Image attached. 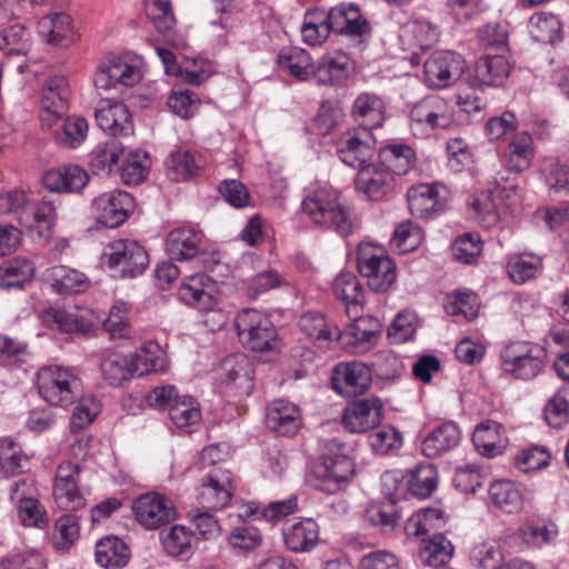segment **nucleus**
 I'll list each match as a JSON object with an SVG mask.
<instances>
[{
	"instance_id": "f257e3e1",
	"label": "nucleus",
	"mask_w": 569,
	"mask_h": 569,
	"mask_svg": "<svg viewBox=\"0 0 569 569\" xmlns=\"http://www.w3.org/2000/svg\"><path fill=\"white\" fill-rule=\"evenodd\" d=\"M301 213L315 226L335 230L342 237L356 228L350 209L341 202L338 191L328 187L311 190L301 202Z\"/></svg>"
},
{
	"instance_id": "f03ea898",
	"label": "nucleus",
	"mask_w": 569,
	"mask_h": 569,
	"mask_svg": "<svg viewBox=\"0 0 569 569\" xmlns=\"http://www.w3.org/2000/svg\"><path fill=\"white\" fill-rule=\"evenodd\" d=\"M346 446L336 438L323 443L322 460L313 468L317 487L336 493L345 489L355 475L353 461L346 453Z\"/></svg>"
},
{
	"instance_id": "7ed1b4c3",
	"label": "nucleus",
	"mask_w": 569,
	"mask_h": 569,
	"mask_svg": "<svg viewBox=\"0 0 569 569\" xmlns=\"http://www.w3.org/2000/svg\"><path fill=\"white\" fill-rule=\"evenodd\" d=\"M82 380L72 367L47 366L38 372L40 397L52 407L67 408L82 395Z\"/></svg>"
},
{
	"instance_id": "20e7f679",
	"label": "nucleus",
	"mask_w": 569,
	"mask_h": 569,
	"mask_svg": "<svg viewBox=\"0 0 569 569\" xmlns=\"http://www.w3.org/2000/svg\"><path fill=\"white\" fill-rule=\"evenodd\" d=\"M409 119L411 133L420 139L448 129L455 122L452 107L439 96H428L415 103Z\"/></svg>"
},
{
	"instance_id": "39448f33",
	"label": "nucleus",
	"mask_w": 569,
	"mask_h": 569,
	"mask_svg": "<svg viewBox=\"0 0 569 569\" xmlns=\"http://www.w3.org/2000/svg\"><path fill=\"white\" fill-rule=\"evenodd\" d=\"M103 263L121 278H134L143 273L149 264L144 248L132 239L109 242L102 253Z\"/></svg>"
},
{
	"instance_id": "423d86ee",
	"label": "nucleus",
	"mask_w": 569,
	"mask_h": 569,
	"mask_svg": "<svg viewBox=\"0 0 569 569\" xmlns=\"http://www.w3.org/2000/svg\"><path fill=\"white\" fill-rule=\"evenodd\" d=\"M357 264L360 274L367 279L369 288L375 292L387 291L396 281V264L380 247L361 243Z\"/></svg>"
},
{
	"instance_id": "0eeeda50",
	"label": "nucleus",
	"mask_w": 569,
	"mask_h": 569,
	"mask_svg": "<svg viewBox=\"0 0 569 569\" xmlns=\"http://www.w3.org/2000/svg\"><path fill=\"white\" fill-rule=\"evenodd\" d=\"M237 333L243 346L262 352L271 348L276 339V328L269 317L253 308L241 310L236 317Z\"/></svg>"
},
{
	"instance_id": "6e6552de",
	"label": "nucleus",
	"mask_w": 569,
	"mask_h": 569,
	"mask_svg": "<svg viewBox=\"0 0 569 569\" xmlns=\"http://www.w3.org/2000/svg\"><path fill=\"white\" fill-rule=\"evenodd\" d=\"M81 467L78 463L67 460L61 462L56 471L53 480V501L56 506L66 511H77L87 505L84 488L79 486Z\"/></svg>"
},
{
	"instance_id": "1a4fd4ad",
	"label": "nucleus",
	"mask_w": 569,
	"mask_h": 569,
	"mask_svg": "<svg viewBox=\"0 0 569 569\" xmlns=\"http://www.w3.org/2000/svg\"><path fill=\"white\" fill-rule=\"evenodd\" d=\"M141 79L142 72L132 59L126 56H114L98 66L93 83L98 90L109 91L133 87Z\"/></svg>"
},
{
	"instance_id": "9d476101",
	"label": "nucleus",
	"mask_w": 569,
	"mask_h": 569,
	"mask_svg": "<svg viewBox=\"0 0 569 569\" xmlns=\"http://www.w3.org/2000/svg\"><path fill=\"white\" fill-rule=\"evenodd\" d=\"M71 90L64 76L50 77L43 88L39 119L43 129H53L69 108Z\"/></svg>"
},
{
	"instance_id": "9b49d317",
	"label": "nucleus",
	"mask_w": 569,
	"mask_h": 569,
	"mask_svg": "<svg viewBox=\"0 0 569 569\" xmlns=\"http://www.w3.org/2000/svg\"><path fill=\"white\" fill-rule=\"evenodd\" d=\"M466 69L461 54L453 51H436L423 64V80L429 88L442 89L456 82Z\"/></svg>"
},
{
	"instance_id": "f8f14e48",
	"label": "nucleus",
	"mask_w": 569,
	"mask_h": 569,
	"mask_svg": "<svg viewBox=\"0 0 569 569\" xmlns=\"http://www.w3.org/2000/svg\"><path fill=\"white\" fill-rule=\"evenodd\" d=\"M132 511L138 523L148 530L158 529L176 518L171 499L158 492L139 496L133 501Z\"/></svg>"
},
{
	"instance_id": "ddd939ff",
	"label": "nucleus",
	"mask_w": 569,
	"mask_h": 569,
	"mask_svg": "<svg viewBox=\"0 0 569 569\" xmlns=\"http://www.w3.org/2000/svg\"><path fill=\"white\" fill-rule=\"evenodd\" d=\"M92 209L100 224L107 228H117L132 213L134 199L127 191L112 190L94 198Z\"/></svg>"
},
{
	"instance_id": "4468645a",
	"label": "nucleus",
	"mask_w": 569,
	"mask_h": 569,
	"mask_svg": "<svg viewBox=\"0 0 569 569\" xmlns=\"http://www.w3.org/2000/svg\"><path fill=\"white\" fill-rule=\"evenodd\" d=\"M372 372L361 361L341 362L332 372V388L342 397H357L365 393L371 385Z\"/></svg>"
},
{
	"instance_id": "2eb2a0df",
	"label": "nucleus",
	"mask_w": 569,
	"mask_h": 569,
	"mask_svg": "<svg viewBox=\"0 0 569 569\" xmlns=\"http://www.w3.org/2000/svg\"><path fill=\"white\" fill-rule=\"evenodd\" d=\"M448 190L440 183H420L411 187L407 193L412 216L429 219L441 212L447 202Z\"/></svg>"
},
{
	"instance_id": "dca6fc26",
	"label": "nucleus",
	"mask_w": 569,
	"mask_h": 569,
	"mask_svg": "<svg viewBox=\"0 0 569 569\" xmlns=\"http://www.w3.org/2000/svg\"><path fill=\"white\" fill-rule=\"evenodd\" d=\"M382 412L383 405L377 397L357 400L343 410L342 423L352 433H363L381 422Z\"/></svg>"
},
{
	"instance_id": "f3484780",
	"label": "nucleus",
	"mask_w": 569,
	"mask_h": 569,
	"mask_svg": "<svg viewBox=\"0 0 569 569\" xmlns=\"http://www.w3.org/2000/svg\"><path fill=\"white\" fill-rule=\"evenodd\" d=\"M264 417L267 428L278 436L292 437L302 427L301 409L286 399L269 402Z\"/></svg>"
},
{
	"instance_id": "a211bd4d",
	"label": "nucleus",
	"mask_w": 569,
	"mask_h": 569,
	"mask_svg": "<svg viewBox=\"0 0 569 569\" xmlns=\"http://www.w3.org/2000/svg\"><path fill=\"white\" fill-rule=\"evenodd\" d=\"M214 289L216 282L206 273L189 274L183 278L178 289V297L188 306L208 311L217 305Z\"/></svg>"
},
{
	"instance_id": "6ab92c4d",
	"label": "nucleus",
	"mask_w": 569,
	"mask_h": 569,
	"mask_svg": "<svg viewBox=\"0 0 569 569\" xmlns=\"http://www.w3.org/2000/svg\"><path fill=\"white\" fill-rule=\"evenodd\" d=\"M355 184L357 192L366 199L380 201L393 191L396 179L382 167L367 164L358 172Z\"/></svg>"
},
{
	"instance_id": "aec40b11",
	"label": "nucleus",
	"mask_w": 569,
	"mask_h": 569,
	"mask_svg": "<svg viewBox=\"0 0 569 569\" xmlns=\"http://www.w3.org/2000/svg\"><path fill=\"white\" fill-rule=\"evenodd\" d=\"M327 23L332 32L350 37H362L370 32L367 19L360 9L352 3H340L326 14Z\"/></svg>"
},
{
	"instance_id": "412c9836",
	"label": "nucleus",
	"mask_w": 569,
	"mask_h": 569,
	"mask_svg": "<svg viewBox=\"0 0 569 569\" xmlns=\"http://www.w3.org/2000/svg\"><path fill=\"white\" fill-rule=\"evenodd\" d=\"M232 476L229 470L214 469L199 490L201 503L210 509L226 508L232 498Z\"/></svg>"
},
{
	"instance_id": "4be33fe9",
	"label": "nucleus",
	"mask_w": 569,
	"mask_h": 569,
	"mask_svg": "<svg viewBox=\"0 0 569 569\" xmlns=\"http://www.w3.org/2000/svg\"><path fill=\"white\" fill-rule=\"evenodd\" d=\"M47 321L63 332L88 333L97 325L94 315L89 309L77 307H53L47 311Z\"/></svg>"
},
{
	"instance_id": "5701e85b",
	"label": "nucleus",
	"mask_w": 569,
	"mask_h": 569,
	"mask_svg": "<svg viewBox=\"0 0 569 569\" xmlns=\"http://www.w3.org/2000/svg\"><path fill=\"white\" fill-rule=\"evenodd\" d=\"M533 343L515 341L501 351L503 371L518 379L528 380L533 375Z\"/></svg>"
},
{
	"instance_id": "b1692460",
	"label": "nucleus",
	"mask_w": 569,
	"mask_h": 569,
	"mask_svg": "<svg viewBox=\"0 0 569 569\" xmlns=\"http://www.w3.org/2000/svg\"><path fill=\"white\" fill-rule=\"evenodd\" d=\"M147 16L164 40L176 48H183L186 39L174 29L176 18L170 0H149L146 7Z\"/></svg>"
},
{
	"instance_id": "393cba45",
	"label": "nucleus",
	"mask_w": 569,
	"mask_h": 569,
	"mask_svg": "<svg viewBox=\"0 0 569 569\" xmlns=\"http://www.w3.org/2000/svg\"><path fill=\"white\" fill-rule=\"evenodd\" d=\"M461 432L457 423L443 422L431 430L421 442V452L428 458H438L458 447Z\"/></svg>"
},
{
	"instance_id": "a878e982",
	"label": "nucleus",
	"mask_w": 569,
	"mask_h": 569,
	"mask_svg": "<svg viewBox=\"0 0 569 569\" xmlns=\"http://www.w3.org/2000/svg\"><path fill=\"white\" fill-rule=\"evenodd\" d=\"M38 33L48 43L69 46L76 40L71 17L66 12H54L42 17L38 22Z\"/></svg>"
},
{
	"instance_id": "bb28decb",
	"label": "nucleus",
	"mask_w": 569,
	"mask_h": 569,
	"mask_svg": "<svg viewBox=\"0 0 569 569\" xmlns=\"http://www.w3.org/2000/svg\"><path fill=\"white\" fill-rule=\"evenodd\" d=\"M353 69L352 62L347 53L333 51L321 57L313 70L320 84H342Z\"/></svg>"
},
{
	"instance_id": "cd10ccee",
	"label": "nucleus",
	"mask_w": 569,
	"mask_h": 569,
	"mask_svg": "<svg viewBox=\"0 0 569 569\" xmlns=\"http://www.w3.org/2000/svg\"><path fill=\"white\" fill-rule=\"evenodd\" d=\"M202 234L192 227H178L172 229L166 239V250L173 260L193 259L199 250Z\"/></svg>"
},
{
	"instance_id": "c85d7f7f",
	"label": "nucleus",
	"mask_w": 569,
	"mask_h": 569,
	"mask_svg": "<svg viewBox=\"0 0 569 569\" xmlns=\"http://www.w3.org/2000/svg\"><path fill=\"white\" fill-rule=\"evenodd\" d=\"M351 116L365 129L380 128L386 118V104L378 94L362 92L353 100Z\"/></svg>"
},
{
	"instance_id": "c756f323",
	"label": "nucleus",
	"mask_w": 569,
	"mask_h": 569,
	"mask_svg": "<svg viewBox=\"0 0 569 569\" xmlns=\"http://www.w3.org/2000/svg\"><path fill=\"white\" fill-rule=\"evenodd\" d=\"M88 181V172L76 164L51 169L43 176L44 187L54 192H79Z\"/></svg>"
},
{
	"instance_id": "7c9ffc66",
	"label": "nucleus",
	"mask_w": 569,
	"mask_h": 569,
	"mask_svg": "<svg viewBox=\"0 0 569 569\" xmlns=\"http://www.w3.org/2000/svg\"><path fill=\"white\" fill-rule=\"evenodd\" d=\"M510 63L505 56H485L475 67L471 80L473 87H498L510 73Z\"/></svg>"
},
{
	"instance_id": "2f4dec72",
	"label": "nucleus",
	"mask_w": 569,
	"mask_h": 569,
	"mask_svg": "<svg viewBox=\"0 0 569 569\" xmlns=\"http://www.w3.org/2000/svg\"><path fill=\"white\" fill-rule=\"evenodd\" d=\"M283 542L292 552H308L319 541V526L311 518L301 519L282 530Z\"/></svg>"
},
{
	"instance_id": "473e14b6",
	"label": "nucleus",
	"mask_w": 569,
	"mask_h": 569,
	"mask_svg": "<svg viewBox=\"0 0 569 569\" xmlns=\"http://www.w3.org/2000/svg\"><path fill=\"white\" fill-rule=\"evenodd\" d=\"M476 450L486 458L500 456L507 447V438L501 432V426L492 420L479 423L472 435Z\"/></svg>"
},
{
	"instance_id": "72a5a7b5",
	"label": "nucleus",
	"mask_w": 569,
	"mask_h": 569,
	"mask_svg": "<svg viewBox=\"0 0 569 569\" xmlns=\"http://www.w3.org/2000/svg\"><path fill=\"white\" fill-rule=\"evenodd\" d=\"M98 126L110 136H129L133 131L131 116L126 104L108 103L96 110Z\"/></svg>"
},
{
	"instance_id": "f704fd0d",
	"label": "nucleus",
	"mask_w": 569,
	"mask_h": 569,
	"mask_svg": "<svg viewBox=\"0 0 569 569\" xmlns=\"http://www.w3.org/2000/svg\"><path fill=\"white\" fill-rule=\"evenodd\" d=\"M510 170L520 172L528 169L533 160V136L528 130L515 132L503 151Z\"/></svg>"
},
{
	"instance_id": "c9c22d12",
	"label": "nucleus",
	"mask_w": 569,
	"mask_h": 569,
	"mask_svg": "<svg viewBox=\"0 0 569 569\" xmlns=\"http://www.w3.org/2000/svg\"><path fill=\"white\" fill-rule=\"evenodd\" d=\"M130 358L131 371L138 376L149 375L151 372L164 371L167 359L161 347L153 341L144 343L134 352L128 353Z\"/></svg>"
},
{
	"instance_id": "e433bc0d",
	"label": "nucleus",
	"mask_w": 569,
	"mask_h": 569,
	"mask_svg": "<svg viewBox=\"0 0 569 569\" xmlns=\"http://www.w3.org/2000/svg\"><path fill=\"white\" fill-rule=\"evenodd\" d=\"M46 278L52 289L61 295L79 293L89 287V279L83 272L67 266H54L48 269Z\"/></svg>"
},
{
	"instance_id": "4c0bfd02",
	"label": "nucleus",
	"mask_w": 569,
	"mask_h": 569,
	"mask_svg": "<svg viewBox=\"0 0 569 569\" xmlns=\"http://www.w3.org/2000/svg\"><path fill=\"white\" fill-rule=\"evenodd\" d=\"M379 159L385 170L393 176H401L407 174L412 168L416 152L408 144L390 143L380 148Z\"/></svg>"
},
{
	"instance_id": "58836bf2",
	"label": "nucleus",
	"mask_w": 569,
	"mask_h": 569,
	"mask_svg": "<svg viewBox=\"0 0 569 569\" xmlns=\"http://www.w3.org/2000/svg\"><path fill=\"white\" fill-rule=\"evenodd\" d=\"M381 333V323L375 317H357L342 331L338 330L337 339L350 346L370 343Z\"/></svg>"
},
{
	"instance_id": "ea45409f",
	"label": "nucleus",
	"mask_w": 569,
	"mask_h": 569,
	"mask_svg": "<svg viewBox=\"0 0 569 569\" xmlns=\"http://www.w3.org/2000/svg\"><path fill=\"white\" fill-rule=\"evenodd\" d=\"M124 157V147L117 140L99 143L90 152V167L97 174L108 176L119 169V161Z\"/></svg>"
},
{
	"instance_id": "a19ab883",
	"label": "nucleus",
	"mask_w": 569,
	"mask_h": 569,
	"mask_svg": "<svg viewBox=\"0 0 569 569\" xmlns=\"http://www.w3.org/2000/svg\"><path fill=\"white\" fill-rule=\"evenodd\" d=\"M279 69L298 80H307L312 71L313 61L310 53L298 47L282 48L277 57Z\"/></svg>"
},
{
	"instance_id": "79ce46f5",
	"label": "nucleus",
	"mask_w": 569,
	"mask_h": 569,
	"mask_svg": "<svg viewBox=\"0 0 569 569\" xmlns=\"http://www.w3.org/2000/svg\"><path fill=\"white\" fill-rule=\"evenodd\" d=\"M88 122L84 118L78 116L61 117V121L52 131L56 142L68 149H76L87 139Z\"/></svg>"
},
{
	"instance_id": "37998d69",
	"label": "nucleus",
	"mask_w": 569,
	"mask_h": 569,
	"mask_svg": "<svg viewBox=\"0 0 569 569\" xmlns=\"http://www.w3.org/2000/svg\"><path fill=\"white\" fill-rule=\"evenodd\" d=\"M56 217V207L51 201L32 202L27 197L18 221L23 228L29 230L39 226L46 231H50Z\"/></svg>"
},
{
	"instance_id": "c03bdc74",
	"label": "nucleus",
	"mask_w": 569,
	"mask_h": 569,
	"mask_svg": "<svg viewBox=\"0 0 569 569\" xmlns=\"http://www.w3.org/2000/svg\"><path fill=\"white\" fill-rule=\"evenodd\" d=\"M453 555V546L443 535L435 533L421 539L419 560L425 566L438 568L445 566Z\"/></svg>"
},
{
	"instance_id": "a18cd8bd",
	"label": "nucleus",
	"mask_w": 569,
	"mask_h": 569,
	"mask_svg": "<svg viewBox=\"0 0 569 569\" xmlns=\"http://www.w3.org/2000/svg\"><path fill=\"white\" fill-rule=\"evenodd\" d=\"M201 168L200 157L190 150H174L166 159V171L169 179L184 181Z\"/></svg>"
},
{
	"instance_id": "49530a36",
	"label": "nucleus",
	"mask_w": 569,
	"mask_h": 569,
	"mask_svg": "<svg viewBox=\"0 0 569 569\" xmlns=\"http://www.w3.org/2000/svg\"><path fill=\"white\" fill-rule=\"evenodd\" d=\"M129 558L130 550L128 546L118 537H106L96 546V561L103 568L123 567Z\"/></svg>"
},
{
	"instance_id": "de8ad7c7",
	"label": "nucleus",
	"mask_w": 569,
	"mask_h": 569,
	"mask_svg": "<svg viewBox=\"0 0 569 569\" xmlns=\"http://www.w3.org/2000/svg\"><path fill=\"white\" fill-rule=\"evenodd\" d=\"M445 525L443 511L439 508H425L412 515L406 522L408 537L422 538L436 532Z\"/></svg>"
},
{
	"instance_id": "09e8293b",
	"label": "nucleus",
	"mask_w": 569,
	"mask_h": 569,
	"mask_svg": "<svg viewBox=\"0 0 569 569\" xmlns=\"http://www.w3.org/2000/svg\"><path fill=\"white\" fill-rule=\"evenodd\" d=\"M26 460L19 442L11 437H0V480L20 473Z\"/></svg>"
},
{
	"instance_id": "8fccbe9b",
	"label": "nucleus",
	"mask_w": 569,
	"mask_h": 569,
	"mask_svg": "<svg viewBox=\"0 0 569 569\" xmlns=\"http://www.w3.org/2000/svg\"><path fill=\"white\" fill-rule=\"evenodd\" d=\"M100 370L111 386H120L133 377L128 353L110 351L101 360Z\"/></svg>"
},
{
	"instance_id": "3c124183",
	"label": "nucleus",
	"mask_w": 569,
	"mask_h": 569,
	"mask_svg": "<svg viewBox=\"0 0 569 569\" xmlns=\"http://www.w3.org/2000/svg\"><path fill=\"white\" fill-rule=\"evenodd\" d=\"M471 208L475 211V218L486 229L506 226L509 222L510 216L501 201L497 203L495 200L486 197L483 200L477 199L472 201Z\"/></svg>"
},
{
	"instance_id": "603ef678",
	"label": "nucleus",
	"mask_w": 569,
	"mask_h": 569,
	"mask_svg": "<svg viewBox=\"0 0 569 569\" xmlns=\"http://www.w3.org/2000/svg\"><path fill=\"white\" fill-rule=\"evenodd\" d=\"M489 496L496 507L508 513L516 512L522 507V495L512 481H493L489 487Z\"/></svg>"
},
{
	"instance_id": "864d4df0",
	"label": "nucleus",
	"mask_w": 569,
	"mask_h": 569,
	"mask_svg": "<svg viewBox=\"0 0 569 569\" xmlns=\"http://www.w3.org/2000/svg\"><path fill=\"white\" fill-rule=\"evenodd\" d=\"M300 330L310 339L319 341H330L337 338L338 327L327 320V318L315 311H308L300 317Z\"/></svg>"
},
{
	"instance_id": "5fc2aeb1",
	"label": "nucleus",
	"mask_w": 569,
	"mask_h": 569,
	"mask_svg": "<svg viewBox=\"0 0 569 569\" xmlns=\"http://www.w3.org/2000/svg\"><path fill=\"white\" fill-rule=\"evenodd\" d=\"M33 274L34 266L31 261L23 258L13 259L0 269V288H21Z\"/></svg>"
},
{
	"instance_id": "6e6d98bb",
	"label": "nucleus",
	"mask_w": 569,
	"mask_h": 569,
	"mask_svg": "<svg viewBox=\"0 0 569 569\" xmlns=\"http://www.w3.org/2000/svg\"><path fill=\"white\" fill-rule=\"evenodd\" d=\"M333 293L347 309L360 306L363 301V290L358 278L351 272L339 273L332 284Z\"/></svg>"
},
{
	"instance_id": "4d7b16f0",
	"label": "nucleus",
	"mask_w": 569,
	"mask_h": 569,
	"mask_svg": "<svg viewBox=\"0 0 569 569\" xmlns=\"http://www.w3.org/2000/svg\"><path fill=\"white\" fill-rule=\"evenodd\" d=\"M550 191L569 192V164L558 158H545L539 169Z\"/></svg>"
},
{
	"instance_id": "13d9d810",
	"label": "nucleus",
	"mask_w": 569,
	"mask_h": 569,
	"mask_svg": "<svg viewBox=\"0 0 569 569\" xmlns=\"http://www.w3.org/2000/svg\"><path fill=\"white\" fill-rule=\"evenodd\" d=\"M480 302L478 296L470 290H457L447 296L445 310L451 316H462L472 320L479 312Z\"/></svg>"
},
{
	"instance_id": "bf43d9fd",
	"label": "nucleus",
	"mask_w": 569,
	"mask_h": 569,
	"mask_svg": "<svg viewBox=\"0 0 569 569\" xmlns=\"http://www.w3.org/2000/svg\"><path fill=\"white\" fill-rule=\"evenodd\" d=\"M169 416L172 422L180 429H184L198 423L201 419V412L197 400L190 396H180L171 405Z\"/></svg>"
},
{
	"instance_id": "052dcab7",
	"label": "nucleus",
	"mask_w": 569,
	"mask_h": 569,
	"mask_svg": "<svg viewBox=\"0 0 569 569\" xmlns=\"http://www.w3.org/2000/svg\"><path fill=\"white\" fill-rule=\"evenodd\" d=\"M149 160L146 152L136 150L129 152L119 167L120 177L126 184H139L148 174Z\"/></svg>"
},
{
	"instance_id": "680f3d73",
	"label": "nucleus",
	"mask_w": 569,
	"mask_h": 569,
	"mask_svg": "<svg viewBox=\"0 0 569 569\" xmlns=\"http://www.w3.org/2000/svg\"><path fill=\"white\" fill-rule=\"evenodd\" d=\"M30 49V33L20 23L11 24L0 33V50L6 54H26Z\"/></svg>"
},
{
	"instance_id": "e2e57ef3",
	"label": "nucleus",
	"mask_w": 569,
	"mask_h": 569,
	"mask_svg": "<svg viewBox=\"0 0 569 569\" xmlns=\"http://www.w3.org/2000/svg\"><path fill=\"white\" fill-rule=\"evenodd\" d=\"M438 470L431 463L417 466L409 480V490L419 498L429 497L437 488Z\"/></svg>"
},
{
	"instance_id": "0e129e2a",
	"label": "nucleus",
	"mask_w": 569,
	"mask_h": 569,
	"mask_svg": "<svg viewBox=\"0 0 569 569\" xmlns=\"http://www.w3.org/2000/svg\"><path fill=\"white\" fill-rule=\"evenodd\" d=\"M192 541V531L182 525L172 526L162 537L163 548L172 557L190 555Z\"/></svg>"
},
{
	"instance_id": "69168bd1",
	"label": "nucleus",
	"mask_w": 569,
	"mask_h": 569,
	"mask_svg": "<svg viewBox=\"0 0 569 569\" xmlns=\"http://www.w3.org/2000/svg\"><path fill=\"white\" fill-rule=\"evenodd\" d=\"M470 562L477 569H501L503 555L492 542H479L470 551Z\"/></svg>"
},
{
	"instance_id": "338daca9",
	"label": "nucleus",
	"mask_w": 569,
	"mask_h": 569,
	"mask_svg": "<svg viewBox=\"0 0 569 569\" xmlns=\"http://www.w3.org/2000/svg\"><path fill=\"white\" fill-rule=\"evenodd\" d=\"M340 160L348 167L359 169L366 168V163L372 156V150L368 143L362 142L357 137L349 138L345 146L338 151Z\"/></svg>"
},
{
	"instance_id": "774afa93",
	"label": "nucleus",
	"mask_w": 569,
	"mask_h": 569,
	"mask_svg": "<svg viewBox=\"0 0 569 569\" xmlns=\"http://www.w3.org/2000/svg\"><path fill=\"white\" fill-rule=\"evenodd\" d=\"M569 418V388H561L545 408V419L552 428H560Z\"/></svg>"
}]
</instances>
